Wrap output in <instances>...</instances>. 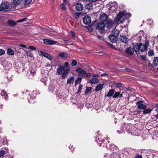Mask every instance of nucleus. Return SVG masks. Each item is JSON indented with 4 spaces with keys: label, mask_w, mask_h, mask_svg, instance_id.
Listing matches in <instances>:
<instances>
[{
    "label": "nucleus",
    "mask_w": 158,
    "mask_h": 158,
    "mask_svg": "<svg viewBox=\"0 0 158 158\" xmlns=\"http://www.w3.org/2000/svg\"><path fill=\"white\" fill-rule=\"evenodd\" d=\"M131 16V14L129 13L127 14V12L125 10L120 11L115 19V20L116 22L123 23L124 20L130 17Z\"/></svg>",
    "instance_id": "f257e3e1"
},
{
    "label": "nucleus",
    "mask_w": 158,
    "mask_h": 158,
    "mask_svg": "<svg viewBox=\"0 0 158 158\" xmlns=\"http://www.w3.org/2000/svg\"><path fill=\"white\" fill-rule=\"evenodd\" d=\"M10 10L9 4L7 2H2L0 6V11H9Z\"/></svg>",
    "instance_id": "f03ea898"
},
{
    "label": "nucleus",
    "mask_w": 158,
    "mask_h": 158,
    "mask_svg": "<svg viewBox=\"0 0 158 158\" xmlns=\"http://www.w3.org/2000/svg\"><path fill=\"white\" fill-rule=\"evenodd\" d=\"M68 70L70 71V69L68 67L63 65H60L58 68L57 70V73L61 75L62 74L63 71L64 70Z\"/></svg>",
    "instance_id": "7ed1b4c3"
},
{
    "label": "nucleus",
    "mask_w": 158,
    "mask_h": 158,
    "mask_svg": "<svg viewBox=\"0 0 158 158\" xmlns=\"http://www.w3.org/2000/svg\"><path fill=\"white\" fill-rule=\"evenodd\" d=\"M76 71L78 73V76L80 77H83L86 74V71L81 68H77Z\"/></svg>",
    "instance_id": "20e7f679"
},
{
    "label": "nucleus",
    "mask_w": 158,
    "mask_h": 158,
    "mask_svg": "<svg viewBox=\"0 0 158 158\" xmlns=\"http://www.w3.org/2000/svg\"><path fill=\"white\" fill-rule=\"evenodd\" d=\"M108 9L112 11H114L118 7L117 3L116 2H113L109 5Z\"/></svg>",
    "instance_id": "39448f33"
},
{
    "label": "nucleus",
    "mask_w": 158,
    "mask_h": 158,
    "mask_svg": "<svg viewBox=\"0 0 158 158\" xmlns=\"http://www.w3.org/2000/svg\"><path fill=\"white\" fill-rule=\"evenodd\" d=\"M43 41L44 44L47 45L55 44L57 43V41H54L51 39H43Z\"/></svg>",
    "instance_id": "423d86ee"
},
{
    "label": "nucleus",
    "mask_w": 158,
    "mask_h": 158,
    "mask_svg": "<svg viewBox=\"0 0 158 158\" xmlns=\"http://www.w3.org/2000/svg\"><path fill=\"white\" fill-rule=\"evenodd\" d=\"M91 19L90 17L88 15L84 16L83 19V22L85 24H89L90 23Z\"/></svg>",
    "instance_id": "0eeeda50"
},
{
    "label": "nucleus",
    "mask_w": 158,
    "mask_h": 158,
    "mask_svg": "<svg viewBox=\"0 0 158 158\" xmlns=\"http://www.w3.org/2000/svg\"><path fill=\"white\" fill-rule=\"evenodd\" d=\"M105 24L103 22L99 23L96 26V28L99 30H102L104 29L105 27Z\"/></svg>",
    "instance_id": "6e6552de"
},
{
    "label": "nucleus",
    "mask_w": 158,
    "mask_h": 158,
    "mask_svg": "<svg viewBox=\"0 0 158 158\" xmlns=\"http://www.w3.org/2000/svg\"><path fill=\"white\" fill-rule=\"evenodd\" d=\"M118 37L116 36L113 35H112L109 36V38L110 41L112 43H114L117 41Z\"/></svg>",
    "instance_id": "1a4fd4ad"
},
{
    "label": "nucleus",
    "mask_w": 158,
    "mask_h": 158,
    "mask_svg": "<svg viewBox=\"0 0 158 158\" xmlns=\"http://www.w3.org/2000/svg\"><path fill=\"white\" fill-rule=\"evenodd\" d=\"M40 52L42 55L47 58L49 60L52 59V57L49 54L42 51H40Z\"/></svg>",
    "instance_id": "9d476101"
},
{
    "label": "nucleus",
    "mask_w": 158,
    "mask_h": 158,
    "mask_svg": "<svg viewBox=\"0 0 158 158\" xmlns=\"http://www.w3.org/2000/svg\"><path fill=\"white\" fill-rule=\"evenodd\" d=\"M76 8L77 10L81 11L83 10V6L81 3H78L76 4Z\"/></svg>",
    "instance_id": "9b49d317"
},
{
    "label": "nucleus",
    "mask_w": 158,
    "mask_h": 158,
    "mask_svg": "<svg viewBox=\"0 0 158 158\" xmlns=\"http://www.w3.org/2000/svg\"><path fill=\"white\" fill-rule=\"evenodd\" d=\"M112 21L111 19H108L106 22V25L108 29L110 28L113 25Z\"/></svg>",
    "instance_id": "f8f14e48"
},
{
    "label": "nucleus",
    "mask_w": 158,
    "mask_h": 158,
    "mask_svg": "<svg viewBox=\"0 0 158 158\" xmlns=\"http://www.w3.org/2000/svg\"><path fill=\"white\" fill-rule=\"evenodd\" d=\"M108 16L106 14H103L102 15L100 18V19L102 22L106 21L107 19Z\"/></svg>",
    "instance_id": "ddd939ff"
},
{
    "label": "nucleus",
    "mask_w": 158,
    "mask_h": 158,
    "mask_svg": "<svg viewBox=\"0 0 158 158\" xmlns=\"http://www.w3.org/2000/svg\"><path fill=\"white\" fill-rule=\"evenodd\" d=\"M142 102V101H140V102H136V104H138L137 107L138 108L140 109H144L146 108V106L144 104H140L139 102Z\"/></svg>",
    "instance_id": "4468645a"
},
{
    "label": "nucleus",
    "mask_w": 158,
    "mask_h": 158,
    "mask_svg": "<svg viewBox=\"0 0 158 158\" xmlns=\"http://www.w3.org/2000/svg\"><path fill=\"white\" fill-rule=\"evenodd\" d=\"M134 50L131 48H128L125 50V52L126 53L130 54H133L134 53Z\"/></svg>",
    "instance_id": "2eb2a0df"
},
{
    "label": "nucleus",
    "mask_w": 158,
    "mask_h": 158,
    "mask_svg": "<svg viewBox=\"0 0 158 158\" xmlns=\"http://www.w3.org/2000/svg\"><path fill=\"white\" fill-rule=\"evenodd\" d=\"M104 86L103 84H100L97 85L95 88V91L97 92L98 91L101 90L103 88Z\"/></svg>",
    "instance_id": "dca6fc26"
},
{
    "label": "nucleus",
    "mask_w": 158,
    "mask_h": 158,
    "mask_svg": "<svg viewBox=\"0 0 158 158\" xmlns=\"http://www.w3.org/2000/svg\"><path fill=\"white\" fill-rule=\"evenodd\" d=\"M143 32L142 30L139 31L136 34V36L138 39L140 40L143 35Z\"/></svg>",
    "instance_id": "f3484780"
},
{
    "label": "nucleus",
    "mask_w": 158,
    "mask_h": 158,
    "mask_svg": "<svg viewBox=\"0 0 158 158\" xmlns=\"http://www.w3.org/2000/svg\"><path fill=\"white\" fill-rule=\"evenodd\" d=\"M58 56L60 57L63 58H66L68 56L67 53L66 52H61L58 54Z\"/></svg>",
    "instance_id": "a211bd4d"
},
{
    "label": "nucleus",
    "mask_w": 158,
    "mask_h": 158,
    "mask_svg": "<svg viewBox=\"0 0 158 158\" xmlns=\"http://www.w3.org/2000/svg\"><path fill=\"white\" fill-rule=\"evenodd\" d=\"M23 0H13V4L15 7L20 4L22 2Z\"/></svg>",
    "instance_id": "6ab92c4d"
},
{
    "label": "nucleus",
    "mask_w": 158,
    "mask_h": 158,
    "mask_svg": "<svg viewBox=\"0 0 158 158\" xmlns=\"http://www.w3.org/2000/svg\"><path fill=\"white\" fill-rule=\"evenodd\" d=\"M120 40L125 43L128 42V39L126 36H121L120 37Z\"/></svg>",
    "instance_id": "aec40b11"
},
{
    "label": "nucleus",
    "mask_w": 158,
    "mask_h": 158,
    "mask_svg": "<svg viewBox=\"0 0 158 158\" xmlns=\"http://www.w3.org/2000/svg\"><path fill=\"white\" fill-rule=\"evenodd\" d=\"M119 33V31L117 29H115L112 31V35H113L116 36L118 37Z\"/></svg>",
    "instance_id": "412c9836"
},
{
    "label": "nucleus",
    "mask_w": 158,
    "mask_h": 158,
    "mask_svg": "<svg viewBox=\"0 0 158 158\" xmlns=\"http://www.w3.org/2000/svg\"><path fill=\"white\" fill-rule=\"evenodd\" d=\"M6 53L8 55L10 56L14 55L15 54L14 51L11 48L8 49Z\"/></svg>",
    "instance_id": "4be33fe9"
},
{
    "label": "nucleus",
    "mask_w": 158,
    "mask_h": 158,
    "mask_svg": "<svg viewBox=\"0 0 158 158\" xmlns=\"http://www.w3.org/2000/svg\"><path fill=\"white\" fill-rule=\"evenodd\" d=\"M147 49V46H145L144 44H139V50L143 52Z\"/></svg>",
    "instance_id": "5701e85b"
},
{
    "label": "nucleus",
    "mask_w": 158,
    "mask_h": 158,
    "mask_svg": "<svg viewBox=\"0 0 158 158\" xmlns=\"http://www.w3.org/2000/svg\"><path fill=\"white\" fill-rule=\"evenodd\" d=\"M16 23L11 20H9L7 21L8 24L10 26H13L15 25L16 24Z\"/></svg>",
    "instance_id": "b1692460"
},
{
    "label": "nucleus",
    "mask_w": 158,
    "mask_h": 158,
    "mask_svg": "<svg viewBox=\"0 0 158 158\" xmlns=\"http://www.w3.org/2000/svg\"><path fill=\"white\" fill-rule=\"evenodd\" d=\"M114 93V90L113 89L110 90L106 96L108 97H110L112 96Z\"/></svg>",
    "instance_id": "393cba45"
},
{
    "label": "nucleus",
    "mask_w": 158,
    "mask_h": 158,
    "mask_svg": "<svg viewBox=\"0 0 158 158\" xmlns=\"http://www.w3.org/2000/svg\"><path fill=\"white\" fill-rule=\"evenodd\" d=\"M1 95L3 96L4 99H6L8 98V95L6 91L4 90H2L1 93Z\"/></svg>",
    "instance_id": "a878e982"
},
{
    "label": "nucleus",
    "mask_w": 158,
    "mask_h": 158,
    "mask_svg": "<svg viewBox=\"0 0 158 158\" xmlns=\"http://www.w3.org/2000/svg\"><path fill=\"white\" fill-rule=\"evenodd\" d=\"M99 81V80L96 78H94L91 79L89 81L91 84H95L98 82Z\"/></svg>",
    "instance_id": "bb28decb"
},
{
    "label": "nucleus",
    "mask_w": 158,
    "mask_h": 158,
    "mask_svg": "<svg viewBox=\"0 0 158 158\" xmlns=\"http://www.w3.org/2000/svg\"><path fill=\"white\" fill-rule=\"evenodd\" d=\"M68 70H65L64 71L63 73L62 74V77L63 79H64L66 78L67 77L68 73Z\"/></svg>",
    "instance_id": "cd10ccee"
},
{
    "label": "nucleus",
    "mask_w": 158,
    "mask_h": 158,
    "mask_svg": "<svg viewBox=\"0 0 158 158\" xmlns=\"http://www.w3.org/2000/svg\"><path fill=\"white\" fill-rule=\"evenodd\" d=\"M74 81V77H71L70 78H69L67 80V83L68 84H71L73 83Z\"/></svg>",
    "instance_id": "c85d7f7f"
},
{
    "label": "nucleus",
    "mask_w": 158,
    "mask_h": 158,
    "mask_svg": "<svg viewBox=\"0 0 158 158\" xmlns=\"http://www.w3.org/2000/svg\"><path fill=\"white\" fill-rule=\"evenodd\" d=\"M152 110V109H144L143 111V113L144 114H147L150 113Z\"/></svg>",
    "instance_id": "c756f323"
},
{
    "label": "nucleus",
    "mask_w": 158,
    "mask_h": 158,
    "mask_svg": "<svg viewBox=\"0 0 158 158\" xmlns=\"http://www.w3.org/2000/svg\"><path fill=\"white\" fill-rule=\"evenodd\" d=\"M25 54L27 56L30 58H32L33 56V54L31 53L30 51L25 50Z\"/></svg>",
    "instance_id": "7c9ffc66"
},
{
    "label": "nucleus",
    "mask_w": 158,
    "mask_h": 158,
    "mask_svg": "<svg viewBox=\"0 0 158 158\" xmlns=\"http://www.w3.org/2000/svg\"><path fill=\"white\" fill-rule=\"evenodd\" d=\"M93 5L90 3H88L85 5L86 8L88 10H91L93 8Z\"/></svg>",
    "instance_id": "2f4dec72"
},
{
    "label": "nucleus",
    "mask_w": 158,
    "mask_h": 158,
    "mask_svg": "<svg viewBox=\"0 0 158 158\" xmlns=\"http://www.w3.org/2000/svg\"><path fill=\"white\" fill-rule=\"evenodd\" d=\"M68 4H66L65 2H63L60 5V8L63 10H66L67 7L66 5Z\"/></svg>",
    "instance_id": "473e14b6"
},
{
    "label": "nucleus",
    "mask_w": 158,
    "mask_h": 158,
    "mask_svg": "<svg viewBox=\"0 0 158 158\" xmlns=\"http://www.w3.org/2000/svg\"><path fill=\"white\" fill-rule=\"evenodd\" d=\"M133 49L134 50V51L137 52L139 50V45H135L133 46Z\"/></svg>",
    "instance_id": "72a5a7b5"
},
{
    "label": "nucleus",
    "mask_w": 158,
    "mask_h": 158,
    "mask_svg": "<svg viewBox=\"0 0 158 158\" xmlns=\"http://www.w3.org/2000/svg\"><path fill=\"white\" fill-rule=\"evenodd\" d=\"M153 64L156 66L158 64V57H155L154 58Z\"/></svg>",
    "instance_id": "f704fd0d"
},
{
    "label": "nucleus",
    "mask_w": 158,
    "mask_h": 158,
    "mask_svg": "<svg viewBox=\"0 0 158 158\" xmlns=\"http://www.w3.org/2000/svg\"><path fill=\"white\" fill-rule=\"evenodd\" d=\"M81 12H76L74 15L73 17L76 19H78L81 15Z\"/></svg>",
    "instance_id": "c9c22d12"
},
{
    "label": "nucleus",
    "mask_w": 158,
    "mask_h": 158,
    "mask_svg": "<svg viewBox=\"0 0 158 158\" xmlns=\"http://www.w3.org/2000/svg\"><path fill=\"white\" fill-rule=\"evenodd\" d=\"M129 125L127 124H123L121 127V128L124 131V130H126L128 128Z\"/></svg>",
    "instance_id": "e433bc0d"
},
{
    "label": "nucleus",
    "mask_w": 158,
    "mask_h": 158,
    "mask_svg": "<svg viewBox=\"0 0 158 158\" xmlns=\"http://www.w3.org/2000/svg\"><path fill=\"white\" fill-rule=\"evenodd\" d=\"M41 81L43 82L44 85H47V78L45 77V78H42L41 79Z\"/></svg>",
    "instance_id": "4c0bfd02"
},
{
    "label": "nucleus",
    "mask_w": 158,
    "mask_h": 158,
    "mask_svg": "<svg viewBox=\"0 0 158 158\" xmlns=\"http://www.w3.org/2000/svg\"><path fill=\"white\" fill-rule=\"evenodd\" d=\"M92 88L90 87H87L85 90V94H87L88 93H90L91 91Z\"/></svg>",
    "instance_id": "58836bf2"
},
{
    "label": "nucleus",
    "mask_w": 158,
    "mask_h": 158,
    "mask_svg": "<svg viewBox=\"0 0 158 158\" xmlns=\"http://www.w3.org/2000/svg\"><path fill=\"white\" fill-rule=\"evenodd\" d=\"M77 64V61L75 60H72L71 63V65L72 66H76Z\"/></svg>",
    "instance_id": "ea45409f"
},
{
    "label": "nucleus",
    "mask_w": 158,
    "mask_h": 158,
    "mask_svg": "<svg viewBox=\"0 0 158 158\" xmlns=\"http://www.w3.org/2000/svg\"><path fill=\"white\" fill-rule=\"evenodd\" d=\"M81 81V78H78L75 81V85H76L79 83H80Z\"/></svg>",
    "instance_id": "a19ab883"
},
{
    "label": "nucleus",
    "mask_w": 158,
    "mask_h": 158,
    "mask_svg": "<svg viewBox=\"0 0 158 158\" xmlns=\"http://www.w3.org/2000/svg\"><path fill=\"white\" fill-rule=\"evenodd\" d=\"M32 1V0H24V4L25 5H28Z\"/></svg>",
    "instance_id": "79ce46f5"
},
{
    "label": "nucleus",
    "mask_w": 158,
    "mask_h": 158,
    "mask_svg": "<svg viewBox=\"0 0 158 158\" xmlns=\"http://www.w3.org/2000/svg\"><path fill=\"white\" fill-rule=\"evenodd\" d=\"M83 86L82 85L80 84L79 87L78 88V91L77 92L78 94H80L81 91V90L82 89Z\"/></svg>",
    "instance_id": "37998d69"
},
{
    "label": "nucleus",
    "mask_w": 158,
    "mask_h": 158,
    "mask_svg": "<svg viewBox=\"0 0 158 158\" xmlns=\"http://www.w3.org/2000/svg\"><path fill=\"white\" fill-rule=\"evenodd\" d=\"M27 18H25L23 19H20L19 20L17 21V23H20V22H23L24 21H25L27 20Z\"/></svg>",
    "instance_id": "c03bdc74"
},
{
    "label": "nucleus",
    "mask_w": 158,
    "mask_h": 158,
    "mask_svg": "<svg viewBox=\"0 0 158 158\" xmlns=\"http://www.w3.org/2000/svg\"><path fill=\"white\" fill-rule=\"evenodd\" d=\"M148 54L150 56H152L154 54L153 51L152 50H150L148 52Z\"/></svg>",
    "instance_id": "a18cd8bd"
},
{
    "label": "nucleus",
    "mask_w": 158,
    "mask_h": 158,
    "mask_svg": "<svg viewBox=\"0 0 158 158\" xmlns=\"http://www.w3.org/2000/svg\"><path fill=\"white\" fill-rule=\"evenodd\" d=\"M5 51L2 49H0V56H2L5 54Z\"/></svg>",
    "instance_id": "49530a36"
},
{
    "label": "nucleus",
    "mask_w": 158,
    "mask_h": 158,
    "mask_svg": "<svg viewBox=\"0 0 158 158\" xmlns=\"http://www.w3.org/2000/svg\"><path fill=\"white\" fill-rule=\"evenodd\" d=\"M120 94V92H116L114 94V95L113 97L114 98H115L116 97H118L119 96Z\"/></svg>",
    "instance_id": "de8ad7c7"
},
{
    "label": "nucleus",
    "mask_w": 158,
    "mask_h": 158,
    "mask_svg": "<svg viewBox=\"0 0 158 158\" xmlns=\"http://www.w3.org/2000/svg\"><path fill=\"white\" fill-rule=\"evenodd\" d=\"M30 74L32 76H33L35 74V72L34 70H31L30 72Z\"/></svg>",
    "instance_id": "09e8293b"
},
{
    "label": "nucleus",
    "mask_w": 158,
    "mask_h": 158,
    "mask_svg": "<svg viewBox=\"0 0 158 158\" xmlns=\"http://www.w3.org/2000/svg\"><path fill=\"white\" fill-rule=\"evenodd\" d=\"M28 48L33 50H35L36 49V48L32 46H29Z\"/></svg>",
    "instance_id": "8fccbe9b"
},
{
    "label": "nucleus",
    "mask_w": 158,
    "mask_h": 158,
    "mask_svg": "<svg viewBox=\"0 0 158 158\" xmlns=\"http://www.w3.org/2000/svg\"><path fill=\"white\" fill-rule=\"evenodd\" d=\"M5 153V152L3 150H1L0 151V157L3 156Z\"/></svg>",
    "instance_id": "3c124183"
},
{
    "label": "nucleus",
    "mask_w": 158,
    "mask_h": 158,
    "mask_svg": "<svg viewBox=\"0 0 158 158\" xmlns=\"http://www.w3.org/2000/svg\"><path fill=\"white\" fill-rule=\"evenodd\" d=\"M87 28L88 30L90 32H92L93 31V29L90 26H88L87 27Z\"/></svg>",
    "instance_id": "603ef678"
},
{
    "label": "nucleus",
    "mask_w": 158,
    "mask_h": 158,
    "mask_svg": "<svg viewBox=\"0 0 158 158\" xmlns=\"http://www.w3.org/2000/svg\"><path fill=\"white\" fill-rule=\"evenodd\" d=\"M117 131L118 133L119 134L122 133L124 132V130H123L121 128V130L120 131L118 130Z\"/></svg>",
    "instance_id": "864d4df0"
},
{
    "label": "nucleus",
    "mask_w": 158,
    "mask_h": 158,
    "mask_svg": "<svg viewBox=\"0 0 158 158\" xmlns=\"http://www.w3.org/2000/svg\"><path fill=\"white\" fill-rule=\"evenodd\" d=\"M115 147V145L113 144H111L109 146V148H110L113 149V148Z\"/></svg>",
    "instance_id": "5fc2aeb1"
},
{
    "label": "nucleus",
    "mask_w": 158,
    "mask_h": 158,
    "mask_svg": "<svg viewBox=\"0 0 158 158\" xmlns=\"http://www.w3.org/2000/svg\"><path fill=\"white\" fill-rule=\"evenodd\" d=\"M28 100L30 103H34V100L32 98H31V99H29Z\"/></svg>",
    "instance_id": "6e6d98bb"
},
{
    "label": "nucleus",
    "mask_w": 158,
    "mask_h": 158,
    "mask_svg": "<svg viewBox=\"0 0 158 158\" xmlns=\"http://www.w3.org/2000/svg\"><path fill=\"white\" fill-rule=\"evenodd\" d=\"M122 84L121 83H118V84H117L116 85V87L118 88H120L121 87H122Z\"/></svg>",
    "instance_id": "4d7b16f0"
},
{
    "label": "nucleus",
    "mask_w": 158,
    "mask_h": 158,
    "mask_svg": "<svg viewBox=\"0 0 158 158\" xmlns=\"http://www.w3.org/2000/svg\"><path fill=\"white\" fill-rule=\"evenodd\" d=\"M19 46L21 47H23L26 49H28V48L25 45L22 44H19Z\"/></svg>",
    "instance_id": "13d9d810"
},
{
    "label": "nucleus",
    "mask_w": 158,
    "mask_h": 158,
    "mask_svg": "<svg viewBox=\"0 0 158 158\" xmlns=\"http://www.w3.org/2000/svg\"><path fill=\"white\" fill-rule=\"evenodd\" d=\"M141 58L144 60H145L146 59V56L144 55H142L141 56Z\"/></svg>",
    "instance_id": "bf43d9fd"
},
{
    "label": "nucleus",
    "mask_w": 158,
    "mask_h": 158,
    "mask_svg": "<svg viewBox=\"0 0 158 158\" xmlns=\"http://www.w3.org/2000/svg\"><path fill=\"white\" fill-rule=\"evenodd\" d=\"M125 70L126 71L131 72H132V70H130L128 69H125Z\"/></svg>",
    "instance_id": "052dcab7"
},
{
    "label": "nucleus",
    "mask_w": 158,
    "mask_h": 158,
    "mask_svg": "<svg viewBox=\"0 0 158 158\" xmlns=\"http://www.w3.org/2000/svg\"><path fill=\"white\" fill-rule=\"evenodd\" d=\"M135 158H142V157L141 156L138 155L135 156Z\"/></svg>",
    "instance_id": "680f3d73"
},
{
    "label": "nucleus",
    "mask_w": 158,
    "mask_h": 158,
    "mask_svg": "<svg viewBox=\"0 0 158 158\" xmlns=\"http://www.w3.org/2000/svg\"><path fill=\"white\" fill-rule=\"evenodd\" d=\"M71 33L72 34V36L73 37H75V34H74V31H71Z\"/></svg>",
    "instance_id": "e2e57ef3"
},
{
    "label": "nucleus",
    "mask_w": 158,
    "mask_h": 158,
    "mask_svg": "<svg viewBox=\"0 0 158 158\" xmlns=\"http://www.w3.org/2000/svg\"><path fill=\"white\" fill-rule=\"evenodd\" d=\"M86 74V76L87 77H90L91 76V74H90V73H88Z\"/></svg>",
    "instance_id": "0e129e2a"
},
{
    "label": "nucleus",
    "mask_w": 158,
    "mask_h": 158,
    "mask_svg": "<svg viewBox=\"0 0 158 158\" xmlns=\"http://www.w3.org/2000/svg\"><path fill=\"white\" fill-rule=\"evenodd\" d=\"M94 77H99V75L98 74H94L93 76Z\"/></svg>",
    "instance_id": "69168bd1"
},
{
    "label": "nucleus",
    "mask_w": 158,
    "mask_h": 158,
    "mask_svg": "<svg viewBox=\"0 0 158 158\" xmlns=\"http://www.w3.org/2000/svg\"><path fill=\"white\" fill-rule=\"evenodd\" d=\"M69 65V63L68 62H66L64 63V66H65L66 67H68L67 66H68Z\"/></svg>",
    "instance_id": "338daca9"
},
{
    "label": "nucleus",
    "mask_w": 158,
    "mask_h": 158,
    "mask_svg": "<svg viewBox=\"0 0 158 158\" xmlns=\"http://www.w3.org/2000/svg\"><path fill=\"white\" fill-rule=\"evenodd\" d=\"M145 46H147V48H148V42H146L145 44L144 45Z\"/></svg>",
    "instance_id": "774afa93"
}]
</instances>
